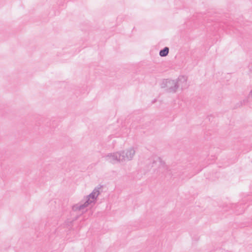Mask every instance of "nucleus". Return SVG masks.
<instances>
[{
  "mask_svg": "<svg viewBox=\"0 0 252 252\" xmlns=\"http://www.w3.org/2000/svg\"><path fill=\"white\" fill-rule=\"evenodd\" d=\"M121 162H124L126 160H130L132 159L135 154V151L133 148H130L123 151H119Z\"/></svg>",
  "mask_w": 252,
  "mask_h": 252,
  "instance_id": "nucleus-3",
  "label": "nucleus"
},
{
  "mask_svg": "<svg viewBox=\"0 0 252 252\" xmlns=\"http://www.w3.org/2000/svg\"><path fill=\"white\" fill-rule=\"evenodd\" d=\"M169 48L167 47H164L163 49L160 50L159 55L161 57H164L168 55L169 53Z\"/></svg>",
  "mask_w": 252,
  "mask_h": 252,
  "instance_id": "nucleus-6",
  "label": "nucleus"
},
{
  "mask_svg": "<svg viewBox=\"0 0 252 252\" xmlns=\"http://www.w3.org/2000/svg\"><path fill=\"white\" fill-rule=\"evenodd\" d=\"M175 80L165 79L162 80L160 87L161 88H165L167 93H175L178 89Z\"/></svg>",
  "mask_w": 252,
  "mask_h": 252,
  "instance_id": "nucleus-2",
  "label": "nucleus"
},
{
  "mask_svg": "<svg viewBox=\"0 0 252 252\" xmlns=\"http://www.w3.org/2000/svg\"><path fill=\"white\" fill-rule=\"evenodd\" d=\"M175 80L177 85V89L180 87L182 90H184L187 89L189 86L187 83V77L185 76H179Z\"/></svg>",
  "mask_w": 252,
  "mask_h": 252,
  "instance_id": "nucleus-5",
  "label": "nucleus"
},
{
  "mask_svg": "<svg viewBox=\"0 0 252 252\" xmlns=\"http://www.w3.org/2000/svg\"><path fill=\"white\" fill-rule=\"evenodd\" d=\"M100 188H95L92 193L86 196L85 201L83 203L76 204L72 206V210L74 211H81L82 212L83 210L92 203H94L96 198L99 194V189Z\"/></svg>",
  "mask_w": 252,
  "mask_h": 252,
  "instance_id": "nucleus-1",
  "label": "nucleus"
},
{
  "mask_svg": "<svg viewBox=\"0 0 252 252\" xmlns=\"http://www.w3.org/2000/svg\"><path fill=\"white\" fill-rule=\"evenodd\" d=\"M103 158H104L106 161L112 164L121 162V160H119V158H120L119 152L109 153L103 156Z\"/></svg>",
  "mask_w": 252,
  "mask_h": 252,
  "instance_id": "nucleus-4",
  "label": "nucleus"
},
{
  "mask_svg": "<svg viewBox=\"0 0 252 252\" xmlns=\"http://www.w3.org/2000/svg\"><path fill=\"white\" fill-rule=\"evenodd\" d=\"M155 101H156V99H155V100L153 101V102L154 103V102H155Z\"/></svg>",
  "mask_w": 252,
  "mask_h": 252,
  "instance_id": "nucleus-9",
  "label": "nucleus"
},
{
  "mask_svg": "<svg viewBox=\"0 0 252 252\" xmlns=\"http://www.w3.org/2000/svg\"><path fill=\"white\" fill-rule=\"evenodd\" d=\"M176 171V170L175 169H172V170H168L167 172V173L169 174V175H171L172 176H176V172H175Z\"/></svg>",
  "mask_w": 252,
  "mask_h": 252,
  "instance_id": "nucleus-7",
  "label": "nucleus"
},
{
  "mask_svg": "<svg viewBox=\"0 0 252 252\" xmlns=\"http://www.w3.org/2000/svg\"><path fill=\"white\" fill-rule=\"evenodd\" d=\"M244 212L243 209H242L241 211L237 212V213L238 214H239L242 213V212Z\"/></svg>",
  "mask_w": 252,
  "mask_h": 252,
  "instance_id": "nucleus-8",
  "label": "nucleus"
}]
</instances>
